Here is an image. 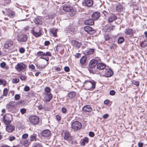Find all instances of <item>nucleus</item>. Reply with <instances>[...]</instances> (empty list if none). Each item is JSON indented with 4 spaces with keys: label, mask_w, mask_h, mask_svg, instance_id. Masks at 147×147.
<instances>
[{
    "label": "nucleus",
    "mask_w": 147,
    "mask_h": 147,
    "mask_svg": "<svg viewBox=\"0 0 147 147\" xmlns=\"http://www.w3.org/2000/svg\"><path fill=\"white\" fill-rule=\"evenodd\" d=\"M46 56H51V54L49 52H47L45 53Z\"/></svg>",
    "instance_id": "obj_62"
},
{
    "label": "nucleus",
    "mask_w": 147,
    "mask_h": 147,
    "mask_svg": "<svg viewBox=\"0 0 147 147\" xmlns=\"http://www.w3.org/2000/svg\"><path fill=\"white\" fill-rule=\"evenodd\" d=\"M82 127L81 123L78 121H75L73 122L71 125V128L74 131L80 129Z\"/></svg>",
    "instance_id": "obj_3"
},
{
    "label": "nucleus",
    "mask_w": 147,
    "mask_h": 147,
    "mask_svg": "<svg viewBox=\"0 0 147 147\" xmlns=\"http://www.w3.org/2000/svg\"><path fill=\"white\" fill-rule=\"evenodd\" d=\"M33 147H43V146L40 143H35L34 144Z\"/></svg>",
    "instance_id": "obj_40"
},
{
    "label": "nucleus",
    "mask_w": 147,
    "mask_h": 147,
    "mask_svg": "<svg viewBox=\"0 0 147 147\" xmlns=\"http://www.w3.org/2000/svg\"><path fill=\"white\" fill-rule=\"evenodd\" d=\"M50 31L51 33L53 34V36H56L57 35L56 34V29L53 28Z\"/></svg>",
    "instance_id": "obj_36"
},
{
    "label": "nucleus",
    "mask_w": 147,
    "mask_h": 147,
    "mask_svg": "<svg viewBox=\"0 0 147 147\" xmlns=\"http://www.w3.org/2000/svg\"><path fill=\"white\" fill-rule=\"evenodd\" d=\"M82 109L86 112H90L92 110V107L89 105H86L84 106L83 107Z\"/></svg>",
    "instance_id": "obj_17"
},
{
    "label": "nucleus",
    "mask_w": 147,
    "mask_h": 147,
    "mask_svg": "<svg viewBox=\"0 0 147 147\" xmlns=\"http://www.w3.org/2000/svg\"><path fill=\"white\" fill-rule=\"evenodd\" d=\"M72 8L69 6L68 5L65 4L63 7V10L67 12H70L71 11Z\"/></svg>",
    "instance_id": "obj_21"
},
{
    "label": "nucleus",
    "mask_w": 147,
    "mask_h": 147,
    "mask_svg": "<svg viewBox=\"0 0 147 147\" xmlns=\"http://www.w3.org/2000/svg\"><path fill=\"white\" fill-rule=\"evenodd\" d=\"M132 83L137 86H138L139 84V83L138 81L134 80L132 81Z\"/></svg>",
    "instance_id": "obj_46"
},
{
    "label": "nucleus",
    "mask_w": 147,
    "mask_h": 147,
    "mask_svg": "<svg viewBox=\"0 0 147 147\" xmlns=\"http://www.w3.org/2000/svg\"><path fill=\"white\" fill-rule=\"evenodd\" d=\"M112 29V27L109 25H107L104 28V31L107 32L110 31Z\"/></svg>",
    "instance_id": "obj_29"
},
{
    "label": "nucleus",
    "mask_w": 147,
    "mask_h": 147,
    "mask_svg": "<svg viewBox=\"0 0 147 147\" xmlns=\"http://www.w3.org/2000/svg\"><path fill=\"white\" fill-rule=\"evenodd\" d=\"M110 14H109V13L106 11H103L102 12V16L105 17H108Z\"/></svg>",
    "instance_id": "obj_37"
},
{
    "label": "nucleus",
    "mask_w": 147,
    "mask_h": 147,
    "mask_svg": "<svg viewBox=\"0 0 147 147\" xmlns=\"http://www.w3.org/2000/svg\"><path fill=\"white\" fill-rule=\"evenodd\" d=\"M86 57L83 56L81 59L80 62L82 64H84L86 63Z\"/></svg>",
    "instance_id": "obj_34"
},
{
    "label": "nucleus",
    "mask_w": 147,
    "mask_h": 147,
    "mask_svg": "<svg viewBox=\"0 0 147 147\" xmlns=\"http://www.w3.org/2000/svg\"><path fill=\"white\" fill-rule=\"evenodd\" d=\"M89 135L91 137H93L94 135V134L93 132L90 131L89 132Z\"/></svg>",
    "instance_id": "obj_55"
},
{
    "label": "nucleus",
    "mask_w": 147,
    "mask_h": 147,
    "mask_svg": "<svg viewBox=\"0 0 147 147\" xmlns=\"http://www.w3.org/2000/svg\"><path fill=\"white\" fill-rule=\"evenodd\" d=\"M8 16L11 18H12L14 15V13L13 11L11 10H9L8 12Z\"/></svg>",
    "instance_id": "obj_38"
},
{
    "label": "nucleus",
    "mask_w": 147,
    "mask_h": 147,
    "mask_svg": "<svg viewBox=\"0 0 147 147\" xmlns=\"http://www.w3.org/2000/svg\"><path fill=\"white\" fill-rule=\"evenodd\" d=\"M116 93L115 92L114 90H111L110 91L109 94L110 95L113 96Z\"/></svg>",
    "instance_id": "obj_47"
},
{
    "label": "nucleus",
    "mask_w": 147,
    "mask_h": 147,
    "mask_svg": "<svg viewBox=\"0 0 147 147\" xmlns=\"http://www.w3.org/2000/svg\"><path fill=\"white\" fill-rule=\"evenodd\" d=\"M30 90L29 87L28 86H26L24 88V90L26 91H28Z\"/></svg>",
    "instance_id": "obj_60"
},
{
    "label": "nucleus",
    "mask_w": 147,
    "mask_h": 147,
    "mask_svg": "<svg viewBox=\"0 0 147 147\" xmlns=\"http://www.w3.org/2000/svg\"><path fill=\"white\" fill-rule=\"evenodd\" d=\"M62 135L64 139L69 142L71 141L72 139V137L69 131H65L63 132Z\"/></svg>",
    "instance_id": "obj_5"
},
{
    "label": "nucleus",
    "mask_w": 147,
    "mask_h": 147,
    "mask_svg": "<svg viewBox=\"0 0 147 147\" xmlns=\"http://www.w3.org/2000/svg\"><path fill=\"white\" fill-rule=\"evenodd\" d=\"M96 82L93 80L90 81H86L84 86L86 90H92L95 88Z\"/></svg>",
    "instance_id": "obj_1"
},
{
    "label": "nucleus",
    "mask_w": 147,
    "mask_h": 147,
    "mask_svg": "<svg viewBox=\"0 0 147 147\" xmlns=\"http://www.w3.org/2000/svg\"><path fill=\"white\" fill-rule=\"evenodd\" d=\"M116 9L118 11H123V7L121 4H118L116 6Z\"/></svg>",
    "instance_id": "obj_28"
},
{
    "label": "nucleus",
    "mask_w": 147,
    "mask_h": 147,
    "mask_svg": "<svg viewBox=\"0 0 147 147\" xmlns=\"http://www.w3.org/2000/svg\"><path fill=\"white\" fill-rule=\"evenodd\" d=\"M15 139L16 138L14 136H10L9 137V140L11 141L13 140H15Z\"/></svg>",
    "instance_id": "obj_52"
},
{
    "label": "nucleus",
    "mask_w": 147,
    "mask_h": 147,
    "mask_svg": "<svg viewBox=\"0 0 147 147\" xmlns=\"http://www.w3.org/2000/svg\"><path fill=\"white\" fill-rule=\"evenodd\" d=\"M51 90L50 88L49 87H47L45 89V93H51L50 92Z\"/></svg>",
    "instance_id": "obj_43"
},
{
    "label": "nucleus",
    "mask_w": 147,
    "mask_h": 147,
    "mask_svg": "<svg viewBox=\"0 0 147 147\" xmlns=\"http://www.w3.org/2000/svg\"><path fill=\"white\" fill-rule=\"evenodd\" d=\"M34 22L38 25L40 24H41V21L38 18H35L34 20Z\"/></svg>",
    "instance_id": "obj_35"
},
{
    "label": "nucleus",
    "mask_w": 147,
    "mask_h": 147,
    "mask_svg": "<svg viewBox=\"0 0 147 147\" xmlns=\"http://www.w3.org/2000/svg\"><path fill=\"white\" fill-rule=\"evenodd\" d=\"M6 82L5 80L3 79H0V85H3V86L6 85Z\"/></svg>",
    "instance_id": "obj_42"
},
{
    "label": "nucleus",
    "mask_w": 147,
    "mask_h": 147,
    "mask_svg": "<svg viewBox=\"0 0 147 147\" xmlns=\"http://www.w3.org/2000/svg\"><path fill=\"white\" fill-rule=\"evenodd\" d=\"M85 5L87 7H91L93 4V2L92 0H85Z\"/></svg>",
    "instance_id": "obj_25"
},
{
    "label": "nucleus",
    "mask_w": 147,
    "mask_h": 147,
    "mask_svg": "<svg viewBox=\"0 0 147 147\" xmlns=\"http://www.w3.org/2000/svg\"><path fill=\"white\" fill-rule=\"evenodd\" d=\"M13 45V42L11 41H6L5 43L4 47L5 48L7 49L9 47H11Z\"/></svg>",
    "instance_id": "obj_24"
},
{
    "label": "nucleus",
    "mask_w": 147,
    "mask_h": 147,
    "mask_svg": "<svg viewBox=\"0 0 147 147\" xmlns=\"http://www.w3.org/2000/svg\"><path fill=\"white\" fill-rule=\"evenodd\" d=\"M37 134L35 133H34L30 135V140L31 142L36 141L37 138Z\"/></svg>",
    "instance_id": "obj_20"
},
{
    "label": "nucleus",
    "mask_w": 147,
    "mask_h": 147,
    "mask_svg": "<svg viewBox=\"0 0 147 147\" xmlns=\"http://www.w3.org/2000/svg\"><path fill=\"white\" fill-rule=\"evenodd\" d=\"M71 44L73 46L78 48L80 47L81 45V44L80 42L74 40L71 41Z\"/></svg>",
    "instance_id": "obj_15"
},
{
    "label": "nucleus",
    "mask_w": 147,
    "mask_h": 147,
    "mask_svg": "<svg viewBox=\"0 0 147 147\" xmlns=\"http://www.w3.org/2000/svg\"><path fill=\"white\" fill-rule=\"evenodd\" d=\"M88 138L87 137H85L81 140V144L83 146H84L86 144L88 143Z\"/></svg>",
    "instance_id": "obj_26"
},
{
    "label": "nucleus",
    "mask_w": 147,
    "mask_h": 147,
    "mask_svg": "<svg viewBox=\"0 0 147 147\" xmlns=\"http://www.w3.org/2000/svg\"><path fill=\"white\" fill-rule=\"evenodd\" d=\"M42 135L44 137H49L51 135V132L49 130L46 129L42 132Z\"/></svg>",
    "instance_id": "obj_18"
},
{
    "label": "nucleus",
    "mask_w": 147,
    "mask_h": 147,
    "mask_svg": "<svg viewBox=\"0 0 147 147\" xmlns=\"http://www.w3.org/2000/svg\"><path fill=\"white\" fill-rule=\"evenodd\" d=\"M106 67V65L105 64L102 63H98L97 66V67L100 70L104 69Z\"/></svg>",
    "instance_id": "obj_23"
},
{
    "label": "nucleus",
    "mask_w": 147,
    "mask_h": 147,
    "mask_svg": "<svg viewBox=\"0 0 147 147\" xmlns=\"http://www.w3.org/2000/svg\"><path fill=\"white\" fill-rule=\"evenodd\" d=\"M26 66V65L23 63H18L16 66L15 68L18 71H20L25 69Z\"/></svg>",
    "instance_id": "obj_6"
},
{
    "label": "nucleus",
    "mask_w": 147,
    "mask_h": 147,
    "mask_svg": "<svg viewBox=\"0 0 147 147\" xmlns=\"http://www.w3.org/2000/svg\"><path fill=\"white\" fill-rule=\"evenodd\" d=\"M124 41V39L122 37H120L118 40V42L119 43L121 44L123 43Z\"/></svg>",
    "instance_id": "obj_41"
},
{
    "label": "nucleus",
    "mask_w": 147,
    "mask_h": 147,
    "mask_svg": "<svg viewBox=\"0 0 147 147\" xmlns=\"http://www.w3.org/2000/svg\"><path fill=\"white\" fill-rule=\"evenodd\" d=\"M27 36L24 34L19 35L18 36L17 38L18 41L20 42H25L27 41Z\"/></svg>",
    "instance_id": "obj_8"
},
{
    "label": "nucleus",
    "mask_w": 147,
    "mask_h": 147,
    "mask_svg": "<svg viewBox=\"0 0 147 147\" xmlns=\"http://www.w3.org/2000/svg\"><path fill=\"white\" fill-rule=\"evenodd\" d=\"M76 95V93L74 92H70L68 94V96L70 99L74 98L75 96Z\"/></svg>",
    "instance_id": "obj_31"
},
{
    "label": "nucleus",
    "mask_w": 147,
    "mask_h": 147,
    "mask_svg": "<svg viewBox=\"0 0 147 147\" xmlns=\"http://www.w3.org/2000/svg\"><path fill=\"white\" fill-rule=\"evenodd\" d=\"M28 136V134H23L22 136V138L23 139H26Z\"/></svg>",
    "instance_id": "obj_51"
},
{
    "label": "nucleus",
    "mask_w": 147,
    "mask_h": 147,
    "mask_svg": "<svg viewBox=\"0 0 147 147\" xmlns=\"http://www.w3.org/2000/svg\"><path fill=\"white\" fill-rule=\"evenodd\" d=\"M117 45L114 43H113L112 44V45L110 47V48L111 49H115L116 48Z\"/></svg>",
    "instance_id": "obj_48"
},
{
    "label": "nucleus",
    "mask_w": 147,
    "mask_h": 147,
    "mask_svg": "<svg viewBox=\"0 0 147 147\" xmlns=\"http://www.w3.org/2000/svg\"><path fill=\"white\" fill-rule=\"evenodd\" d=\"M54 69L57 71H61L62 69V67L61 66H58L57 67H55Z\"/></svg>",
    "instance_id": "obj_44"
},
{
    "label": "nucleus",
    "mask_w": 147,
    "mask_h": 147,
    "mask_svg": "<svg viewBox=\"0 0 147 147\" xmlns=\"http://www.w3.org/2000/svg\"><path fill=\"white\" fill-rule=\"evenodd\" d=\"M61 111L63 113H65L67 111V109L63 107L61 109Z\"/></svg>",
    "instance_id": "obj_50"
},
{
    "label": "nucleus",
    "mask_w": 147,
    "mask_h": 147,
    "mask_svg": "<svg viewBox=\"0 0 147 147\" xmlns=\"http://www.w3.org/2000/svg\"><path fill=\"white\" fill-rule=\"evenodd\" d=\"M12 120V116L10 114L5 115L3 117V122L6 124H10Z\"/></svg>",
    "instance_id": "obj_4"
},
{
    "label": "nucleus",
    "mask_w": 147,
    "mask_h": 147,
    "mask_svg": "<svg viewBox=\"0 0 147 147\" xmlns=\"http://www.w3.org/2000/svg\"><path fill=\"white\" fill-rule=\"evenodd\" d=\"M16 106V103L14 101H11L7 105L6 107L9 111L15 109Z\"/></svg>",
    "instance_id": "obj_7"
},
{
    "label": "nucleus",
    "mask_w": 147,
    "mask_h": 147,
    "mask_svg": "<svg viewBox=\"0 0 147 147\" xmlns=\"http://www.w3.org/2000/svg\"><path fill=\"white\" fill-rule=\"evenodd\" d=\"M143 144L142 143H139L138 144V146L139 147H143Z\"/></svg>",
    "instance_id": "obj_64"
},
{
    "label": "nucleus",
    "mask_w": 147,
    "mask_h": 147,
    "mask_svg": "<svg viewBox=\"0 0 147 147\" xmlns=\"http://www.w3.org/2000/svg\"><path fill=\"white\" fill-rule=\"evenodd\" d=\"M32 33L36 37L40 36L42 34L40 28L38 26L33 28Z\"/></svg>",
    "instance_id": "obj_2"
},
{
    "label": "nucleus",
    "mask_w": 147,
    "mask_h": 147,
    "mask_svg": "<svg viewBox=\"0 0 147 147\" xmlns=\"http://www.w3.org/2000/svg\"><path fill=\"white\" fill-rule=\"evenodd\" d=\"M19 82V79L18 78H15L13 79L12 82L13 83H17Z\"/></svg>",
    "instance_id": "obj_45"
},
{
    "label": "nucleus",
    "mask_w": 147,
    "mask_h": 147,
    "mask_svg": "<svg viewBox=\"0 0 147 147\" xmlns=\"http://www.w3.org/2000/svg\"><path fill=\"white\" fill-rule=\"evenodd\" d=\"M105 76L109 77L111 76L113 74V72L110 68L106 69L104 72Z\"/></svg>",
    "instance_id": "obj_10"
},
{
    "label": "nucleus",
    "mask_w": 147,
    "mask_h": 147,
    "mask_svg": "<svg viewBox=\"0 0 147 147\" xmlns=\"http://www.w3.org/2000/svg\"><path fill=\"white\" fill-rule=\"evenodd\" d=\"M147 45V39H145L144 40L142 41V42L140 44V45L142 47H144Z\"/></svg>",
    "instance_id": "obj_33"
},
{
    "label": "nucleus",
    "mask_w": 147,
    "mask_h": 147,
    "mask_svg": "<svg viewBox=\"0 0 147 147\" xmlns=\"http://www.w3.org/2000/svg\"><path fill=\"white\" fill-rule=\"evenodd\" d=\"M37 55L38 57L40 56H42V52L41 51H40L38 52L37 53Z\"/></svg>",
    "instance_id": "obj_56"
},
{
    "label": "nucleus",
    "mask_w": 147,
    "mask_h": 147,
    "mask_svg": "<svg viewBox=\"0 0 147 147\" xmlns=\"http://www.w3.org/2000/svg\"><path fill=\"white\" fill-rule=\"evenodd\" d=\"M84 29L86 32L90 34H94L95 32V30H94L92 28L89 26H86L85 27Z\"/></svg>",
    "instance_id": "obj_12"
},
{
    "label": "nucleus",
    "mask_w": 147,
    "mask_h": 147,
    "mask_svg": "<svg viewBox=\"0 0 147 147\" xmlns=\"http://www.w3.org/2000/svg\"><path fill=\"white\" fill-rule=\"evenodd\" d=\"M19 51L21 53H23L25 52V49L23 48H21L20 49Z\"/></svg>",
    "instance_id": "obj_57"
},
{
    "label": "nucleus",
    "mask_w": 147,
    "mask_h": 147,
    "mask_svg": "<svg viewBox=\"0 0 147 147\" xmlns=\"http://www.w3.org/2000/svg\"><path fill=\"white\" fill-rule=\"evenodd\" d=\"M84 23L86 25H92L94 24V21L92 19H89L85 21Z\"/></svg>",
    "instance_id": "obj_22"
},
{
    "label": "nucleus",
    "mask_w": 147,
    "mask_h": 147,
    "mask_svg": "<svg viewBox=\"0 0 147 147\" xmlns=\"http://www.w3.org/2000/svg\"><path fill=\"white\" fill-rule=\"evenodd\" d=\"M26 110L25 109H22L20 110V111L22 114H24L26 112Z\"/></svg>",
    "instance_id": "obj_53"
},
{
    "label": "nucleus",
    "mask_w": 147,
    "mask_h": 147,
    "mask_svg": "<svg viewBox=\"0 0 147 147\" xmlns=\"http://www.w3.org/2000/svg\"><path fill=\"white\" fill-rule=\"evenodd\" d=\"M29 120L31 123L35 125L38 123L39 119L37 116H32L29 117Z\"/></svg>",
    "instance_id": "obj_9"
},
{
    "label": "nucleus",
    "mask_w": 147,
    "mask_h": 147,
    "mask_svg": "<svg viewBox=\"0 0 147 147\" xmlns=\"http://www.w3.org/2000/svg\"><path fill=\"white\" fill-rule=\"evenodd\" d=\"M20 79L22 80H25L26 78V77L24 76H21L20 78Z\"/></svg>",
    "instance_id": "obj_59"
},
{
    "label": "nucleus",
    "mask_w": 147,
    "mask_h": 147,
    "mask_svg": "<svg viewBox=\"0 0 147 147\" xmlns=\"http://www.w3.org/2000/svg\"><path fill=\"white\" fill-rule=\"evenodd\" d=\"M44 95V99L46 102H49L52 98V95L51 93H45Z\"/></svg>",
    "instance_id": "obj_11"
},
{
    "label": "nucleus",
    "mask_w": 147,
    "mask_h": 147,
    "mask_svg": "<svg viewBox=\"0 0 147 147\" xmlns=\"http://www.w3.org/2000/svg\"><path fill=\"white\" fill-rule=\"evenodd\" d=\"M98 63L97 60L93 59L90 61L89 63V67L91 68H94Z\"/></svg>",
    "instance_id": "obj_13"
},
{
    "label": "nucleus",
    "mask_w": 147,
    "mask_h": 147,
    "mask_svg": "<svg viewBox=\"0 0 147 147\" xmlns=\"http://www.w3.org/2000/svg\"><path fill=\"white\" fill-rule=\"evenodd\" d=\"M20 98V96L19 94H16L15 96V99L16 100H18Z\"/></svg>",
    "instance_id": "obj_49"
},
{
    "label": "nucleus",
    "mask_w": 147,
    "mask_h": 147,
    "mask_svg": "<svg viewBox=\"0 0 147 147\" xmlns=\"http://www.w3.org/2000/svg\"><path fill=\"white\" fill-rule=\"evenodd\" d=\"M111 35H110L107 33H105L104 35V37L105 40H108L112 39V37L111 36Z\"/></svg>",
    "instance_id": "obj_32"
},
{
    "label": "nucleus",
    "mask_w": 147,
    "mask_h": 147,
    "mask_svg": "<svg viewBox=\"0 0 147 147\" xmlns=\"http://www.w3.org/2000/svg\"><path fill=\"white\" fill-rule=\"evenodd\" d=\"M109 115L107 114H105L103 116V118L104 119H106L108 117Z\"/></svg>",
    "instance_id": "obj_63"
},
{
    "label": "nucleus",
    "mask_w": 147,
    "mask_h": 147,
    "mask_svg": "<svg viewBox=\"0 0 147 147\" xmlns=\"http://www.w3.org/2000/svg\"><path fill=\"white\" fill-rule=\"evenodd\" d=\"M94 49H89L88 50H86L85 53L86 55H90L92 54L94 52Z\"/></svg>",
    "instance_id": "obj_30"
},
{
    "label": "nucleus",
    "mask_w": 147,
    "mask_h": 147,
    "mask_svg": "<svg viewBox=\"0 0 147 147\" xmlns=\"http://www.w3.org/2000/svg\"><path fill=\"white\" fill-rule=\"evenodd\" d=\"M108 17V21L112 22L116 19L115 16L113 14H109Z\"/></svg>",
    "instance_id": "obj_19"
},
{
    "label": "nucleus",
    "mask_w": 147,
    "mask_h": 147,
    "mask_svg": "<svg viewBox=\"0 0 147 147\" xmlns=\"http://www.w3.org/2000/svg\"><path fill=\"white\" fill-rule=\"evenodd\" d=\"M64 70L66 72H68L69 71V68L68 67L66 66L64 67Z\"/></svg>",
    "instance_id": "obj_58"
},
{
    "label": "nucleus",
    "mask_w": 147,
    "mask_h": 147,
    "mask_svg": "<svg viewBox=\"0 0 147 147\" xmlns=\"http://www.w3.org/2000/svg\"><path fill=\"white\" fill-rule=\"evenodd\" d=\"M125 33L127 35H131L133 33V30L131 29L127 28L125 30Z\"/></svg>",
    "instance_id": "obj_27"
},
{
    "label": "nucleus",
    "mask_w": 147,
    "mask_h": 147,
    "mask_svg": "<svg viewBox=\"0 0 147 147\" xmlns=\"http://www.w3.org/2000/svg\"><path fill=\"white\" fill-rule=\"evenodd\" d=\"M5 66L6 63L4 62H2L0 64V66L2 68L5 67Z\"/></svg>",
    "instance_id": "obj_54"
},
{
    "label": "nucleus",
    "mask_w": 147,
    "mask_h": 147,
    "mask_svg": "<svg viewBox=\"0 0 147 147\" xmlns=\"http://www.w3.org/2000/svg\"><path fill=\"white\" fill-rule=\"evenodd\" d=\"M100 16V14L98 12H95L92 15V18L93 20H96L98 19Z\"/></svg>",
    "instance_id": "obj_14"
},
{
    "label": "nucleus",
    "mask_w": 147,
    "mask_h": 147,
    "mask_svg": "<svg viewBox=\"0 0 147 147\" xmlns=\"http://www.w3.org/2000/svg\"><path fill=\"white\" fill-rule=\"evenodd\" d=\"M8 91V90L7 88H5L3 90V94L2 95L6 96L7 95Z\"/></svg>",
    "instance_id": "obj_39"
},
{
    "label": "nucleus",
    "mask_w": 147,
    "mask_h": 147,
    "mask_svg": "<svg viewBox=\"0 0 147 147\" xmlns=\"http://www.w3.org/2000/svg\"><path fill=\"white\" fill-rule=\"evenodd\" d=\"M56 117L57 120L58 121H59L61 119V117L59 115H56Z\"/></svg>",
    "instance_id": "obj_61"
},
{
    "label": "nucleus",
    "mask_w": 147,
    "mask_h": 147,
    "mask_svg": "<svg viewBox=\"0 0 147 147\" xmlns=\"http://www.w3.org/2000/svg\"><path fill=\"white\" fill-rule=\"evenodd\" d=\"M15 129V127L12 125H7L6 127V130L8 132H11L14 131Z\"/></svg>",
    "instance_id": "obj_16"
}]
</instances>
